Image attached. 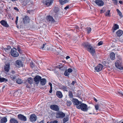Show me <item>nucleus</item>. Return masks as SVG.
Returning a JSON list of instances; mask_svg holds the SVG:
<instances>
[{
  "instance_id": "09e8293b",
  "label": "nucleus",
  "mask_w": 123,
  "mask_h": 123,
  "mask_svg": "<svg viewBox=\"0 0 123 123\" xmlns=\"http://www.w3.org/2000/svg\"><path fill=\"white\" fill-rule=\"evenodd\" d=\"M119 95L121 96H123V92L122 91H120L119 93Z\"/></svg>"
},
{
  "instance_id": "dca6fc26",
  "label": "nucleus",
  "mask_w": 123,
  "mask_h": 123,
  "mask_svg": "<svg viewBox=\"0 0 123 123\" xmlns=\"http://www.w3.org/2000/svg\"><path fill=\"white\" fill-rule=\"evenodd\" d=\"M41 79V76L39 75H37L34 78V80L37 84L39 83Z\"/></svg>"
},
{
  "instance_id": "774afa93",
  "label": "nucleus",
  "mask_w": 123,
  "mask_h": 123,
  "mask_svg": "<svg viewBox=\"0 0 123 123\" xmlns=\"http://www.w3.org/2000/svg\"><path fill=\"white\" fill-rule=\"evenodd\" d=\"M26 87L27 88H29V87H29V86H28V85H26Z\"/></svg>"
},
{
  "instance_id": "423d86ee",
  "label": "nucleus",
  "mask_w": 123,
  "mask_h": 123,
  "mask_svg": "<svg viewBox=\"0 0 123 123\" xmlns=\"http://www.w3.org/2000/svg\"><path fill=\"white\" fill-rule=\"evenodd\" d=\"M50 108L52 110L56 111H58L60 109L58 105H51L50 106Z\"/></svg>"
},
{
  "instance_id": "412c9836",
  "label": "nucleus",
  "mask_w": 123,
  "mask_h": 123,
  "mask_svg": "<svg viewBox=\"0 0 123 123\" xmlns=\"http://www.w3.org/2000/svg\"><path fill=\"white\" fill-rule=\"evenodd\" d=\"M40 83L42 85L44 86L45 85L46 83V80L45 78H43L41 79L40 80Z\"/></svg>"
},
{
  "instance_id": "58836bf2",
  "label": "nucleus",
  "mask_w": 123,
  "mask_h": 123,
  "mask_svg": "<svg viewBox=\"0 0 123 123\" xmlns=\"http://www.w3.org/2000/svg\"><path fill=\"white\" fill-rule=\"evenodd\" d=\"M54 11L55 13H57L59 11L58 8L57 7H55L54 9Z\"/></svg>"
},
{
  "instance_id": "4468645a",
  "label": "nucleus",
  "mask_w": 123,
  "mask_h": 123,
  "mask_svg": "<svg viewBox=\"0 0 123 123\" xmlns=\"http://www.w3.org/2000/svg\"><path fill=\"white\" fill-rule=\"evenodd\" d=\"M10 64L9 63L5 64L4 66V69L6 72H8L9 71L10 69Z\"/></svg>"
},
{
  "instance_id": "393cba45",
  "label": "nucleus",
  "mask_w": 123,
  "mask_h": 123,
  "mask_svg": "<svg viewBox=\"0 0 123 123\" xmlns=\"http://www.w3.org/2000/svg\"><path fill=\"white\" fill-rule=\"evenodd\" d=\"M7 121V118L6 117H4L2 118L0 120L1 123H5Z\"/></svg>"
},
{
  "instance_id": "ea45409f",
  "label": "nucleus",
  "mask_w": 123,
  "mask_h": 123,
  "mask_svg": "<svg viewBox=\"0 0 123 123\" xmlns=\"http://www.w3.org/2000/svg\"><path fill=\"white\" fill-rule=\"evenodd\" d=\"M95 109L96 110H98L99 106V105H95Z\"/></svg>"
},
{
  "instance_id": "052dcab7",
  "label": "nucleus",
  "mask_w": 123,
  "mask_h": 123,
  "mask_svg": "<svg viewBox=\"0 0 123 123\" xmlns=\"http://www.w3.org/2000/svg\"><path fill=\"white\" fill-rule=\"evenodd\" d=\"M18 51L21 54L22 53V50L21 49V51Z\"/></svg>"
},
{
  "instance_id": "4c0bfd02",
  "label": "nucleus",
  "mask_w": 123,
  "mask_h": 123,
  "mask_svg": "<svg viewBox=\"0 0 123 123\" xmlns=\"http://www.w3.org/2000/svg\"><path fill=\"white\" fill-rule=\"evenodd\" d=\"M69 74L68 73V72L67 70H66L64 73V75L66 76H68Z\"/></svg>"
},
{
  "instance_id": "bf43d9fd",
  "label": "nucleus",
  "mask_w": 123,
  "mask_h": 123,
  "mask_svg": "<svg viewBox=\"0 0 123 123\" xmlns=\"http://www.w3.org/2000/svg\"><path fill=\"white\" fill-rule=\"evenodd\" d=\"M49 85L50 86V87H52V84L50 83H49Z\"/></svg>"
},
{
  "instance_id": "a19ab883",
  "label": "nucleus",
  "mask_w": 123,
  "mask_h": 123,
  "mask_svg": "<svg viewBox=\"0 0 123 123\" xmlns=\"http://www.w3.org/2000/svg\"><path fill=\"white\" fill-rule=\"evenodd\" d=\"M73 71V70L71 68H68V69L67 71L69 73L72 72Z\"/></svg>"
},
{
  "instance_id": "0eeeda50",
  "label": "nucleus",
  "mask_w": 123,
  "mask_h": 123,
  "mask_svg": "<svg viewBox=\"0 0 123 123\" xmlns=\"http://www.w3.org/2000/svg\"><path fill=\"white\" fill-rule=\"evenodd\" d=\"M53 2V0H46L45 1L43 0L42 2L44 5L49 6Z\"/></svg>"
},
{
  "instance_id": "9b49d317",
  "label": "nucleus",
  "mask_w": 123,
  "mask_h": 123,
  "mask_svg": "<svg viewBox=\"0 0 123 123\" xmlns=\"http://www.w3.org/2000/svg\"><path fill=\"white\" fill-rule=\"evenodd\" d=\"M59 88L62 90L64 92L65 91H68V87L66 86L63 85L61 84H60L59 86Z\"/></svg>"
},
{
  "instance_id": "79ce46f5",
  "label": "nucleus",
  "mask_w": 123,
  "mask_h": 123,
  "mask_svg": "<svg viewBox=\"0 0 123 123\" xmlns=\"http://www.w3.org/2000/svg\"><path fill=\"white\" fill-rule=\"evenodd\" d=\"M114 4L115 5H117V0H112Z\"/></svg>"
},
{
  "instance_id": "473e14b6",
  "label": "nucleus",
  "mask_w": 123,
  "mask_h": 123,
  "mask_svg": "<svg viewBox=\"0 0 123 123\" xmlns=\"http://www.w3.org/2000/svg\"><path fill=\"white\" fill-rule=\"evenodd\" d=\"M110 11L109 10H108L106 12V13L105 14V15L109 17L110 16Z\"/></svg>"
},
{
  "instance_id": "aec40b11",
  "label": "nucleus",
  "mask_w": 123,
  "mask_h": 123,
  "mask_svg": "<svg viewBox=\"0 0 123 123\" xmlns=\"http://www.w3.org/2000/svg\"><path fill=\"white\" fill-rule=\"evenodd\" d=\"M123 33V31L120 30H118L116 33V34L117 37H120Z\"/></svg>"
},
{
  "instance_id": "f704fd0d",
  "label": "nucleus",
  "mask_w": 123,
  "mask_h": 123,
  "mask_svg": "<svg viewBox=\"0 0 123 123\" xmlns=\"http://www.w3.org/2000/svg\"><path fill=\"white\" fill-rule=\"evenodd\" d=\"M72 104V102L70 100H68L67 102V105L68 106H70Z\"/></svg>"
},
{
  "instance_id": "20e7f679",
  "label": "nucleus",
  "mask_w": 123,
  "mask_h": 123,
  "mask_svg": "<svg viewBox=\"0 0 123 123\" xmlns=\"http://www.w3.org/2000/svg\"><path fill=\"white\" fill-rule=\"evenodd\" d=\"M115 66L117 68L120 70L123 69V67L122 66L121 63L119 60H117L115 63Z\"/></svg>"
},
{
  "instance_id": "603ef678",
  "label": "nucleus",
  "mask_w": 123,
  "mask_h": 123,
  "mask_svg": "<svg viewBox=\"0 0 123 123\" xmlns=\"http://www.w3.org/2000/svg\"><path fill=\"white\" fill-rule=\"evenodd\" d=\"M105 12V10L104 9H102L101 10V13H103Z\"/></svg>"
},
{
  "instance_id": "b1692460",
  "label": "nucleus",
  "mask_w": 123,
  "mask_h": 123,
  "mask_svg": "<svg viewBox=\"0 0 123 123\" xmlns=\"http://www.w3.org/2000/svg\"><path fill=\"white\" fill-rule=\"evenodd\" d=\"M10 121L11 123H18L17 120L14 118L11 119Z\"/></svg>"
},
{
  "instance_id": "8fccbe9b",
  "label": "nucleus",
  "mask_w": 123,
  "mask_h": 123,
  "mask_svg": "<svg viewBox=\"0 0 123 123\" xmlns=\"http://www.w3.org/2000/svg\"><path fill=\"white\" fill-rule=\"evenodd\" d=\"M69 8V6H67L66 7H65L64 9L65 10H67V9H68Z\"/></svg>"
},
{
  "instance_id": "ddd939ff",
  "label": "nucleus",
  "mask_w": 123,
  "mask_h": 123,
  "mask_svg": "<svg viewBox=\"0 0 123 123\" xmlns=\"http://www.w3.org/2000/svg\"><path fill=\"white\" fill-rule=\"evenodd\" d=\"M18 119L20 120L25 121L26 120V117L21 114H18Z\"/></svg>"
},
{
  "instance_id": "69168bd1",
  "label": "nucleus",
  "mask_w": 123,
  "mask_h": 123,
  "mask_svg": "<svg viewBox=\"0 0 123 123\" xmlns=\"http://www.w3.org/2000/svg\"><path fill=\"white\" fill-rule=\"evenodd\" d=\"M39 123H44L43 121H42L40 122Z\"/></svg>"
},
{
  "instance_id": "de8ad7c7",
  "label": "nucleus",
  "mask_w": 123,
  "mask_h": 123,
  "mask_svg": "<svg viewBox=\"0 0 123 123\" xmlns=\"http://www.w3.org/2000/svg\"><path fill=\"white\" fill-rule=\"evenodd\" d=\"M31 66L32 68L34 66V64L32 62L31 63Z\"/></svg>"
},
{
  "instance_id": "49530a36",
  "label": "nucleus",
  "mask_w": 123,
  "mask_h": 123,
  "mask_svg": "<svg viewBox=\"0 0 123 123\" xmlns=\"http://www.w3.org/2000/svg\"><path fill=\"white\" fill-rule=\"evenodd\" d=\"M17 49L18 51H21V49H20V47L19 46H18L17 47Z\"/></svg>"
},
{
  "instance_id": "e2e57ef3",
  "label": "nucleus",
  "mask_w": 123,
  "mask_h": 123,
  "mask_svg": "<svg viewBox=\"0 0 123 123\" xmlns=\"http://www.w3.org/2000/svg\"><path fill=\"white\" fill-rule=\"evenodd\" d=\"M52 91L51 90H50L49 92L50 93H51L52 92Z\"/></svg>"
},
{
  "instance_id": "a211bd4d",
  "label": "nucleus",
  "mask_w": 123,
  "mask_h": 123,
  "mask_svg": "<svg viewBox=\"0 0 123 123\" xmlns=\"http://www.w3.org/2000/svg\"><path fill=\"white\" fill-rule=\"evenodd\" d=\"M56 95L59 98H62L63 97L62 92L60 91H57L56 92Z\"/></svg>"
},
{
  "instance_id": "1a4fd4ad",
  "label": "nucleus",
  "mask_w": 123,
  "mask_h": 123,
  "mask_svg": "<svg viewBox=\"0 0 123 123\" xmlns=\"http://www.w3.org/2000/svg\"><path fill=\"white\" fill-rule=\"evenodd\" d=\"M46 18L47 21L51 23H54L55 22L53 17L50 15L47 16Z\"/></svg>"
},
{
  "instance_id": "f257e3e1",
  "label": "nucleus",
  "mask_w": 123,
  "mask_h": 123,
  "mask_svg": "<svg viewBox=\"0 0 123 123\" xmlns=\"http://www.w3.org/2000/svg\"><path fill=\"white\" fill-rule=\"evenodd\" d=\"M83 45L84 47L87 48V51L91 53L92 56L94 55L95 52V50L89 43H85L83 44Z\"/></svg>"
},
{
  "instance_id": "338daca9",
  "label": "nucleus",
  "mask_w": 123,
  "mask_h": 123,
  "mask_svg": "<svg viewBox=\"0 0 123 123\" xmlns=\"http://www.w3.org/2000/svg\"><path fill=\"white\" fill-rule=\"evenodd\" d=\"M50 90H52V87H50Z\"/></svg>"
},
{
  "instance_id": "0e129e2a",
  "label": "nucleus",
  "mask_w": 123,
  "mask_h": 123,
  "mask_svg": "<svg viewBox=\"0 0 123 123\" xmlns=\"http://www.w3.org/2000/svg\"><path fill=\"white\" fill-rule=\"evenodd\" d=\"M10 0L14 2V1H17L18 0Z\"/></svg>"
},
{
  "instance_id": "2eb2a0df",
  "label": "nucleus",
  "mask_w": 123,
  "mask_h": 123,
  "mask_svg": "<svg viewBox=\"0 0 123 123\" xmlns=\"http://www.w3.org/2000/svg\"><path fill=\"white\" fill-rule=\"evenodd\" d=\"M0 23L1 25L5 27H9V25L8 24L7 22L4 20H2L0 22Z\"/></svg>"
},
{
  "instance_id": "6ab92c4d",
  "label": "nucleus",
  "mask_w": 123,
  "mask_h": 123,
  "mask_svg": "<svg viewBox=\"0 0 123 123\" xmlns=\"http://www.w3.org/2000/svg\"><path fill=\"white\" fill-rule=\"evenodd\" d=\"M71 100L74 103V104L76 105H78L79 104L80 102L77 99H74V98L73 99Z\"/></svg>"
},
{
  "instance_id": "c9c22d12",
  "label": "nucleus",
  "mask_w": 123,
  "mask_h": 123,
  "mask_svg": "<svg viewBox=\"0 0 123 123\" xmlns=\"http://www.w3.org/2000/svg\"><path fill=\"white\" fill-rule=\"evenodd\" d=\"M16 82L17 83L19 84H21L22 82V80L19 79H17V80Z\"/></svg>"
},
{
  "instance_id": "39448f33",
  "label": "nucleus",
  "mask_w": 123,
  "mask_h": 123,
  "mask_svg": "<svg viewBox=\"0 0 123 123\" xmlns=\"http://www.w3.org/2000/svg\"><path fill=\"white\" fill-rule=\"evenodd\" d=\"M65 114L63 112L59 111L57 112L56 113V117L57 118H62L65 116Z\"/></svg>"
},
{
  "instance_id": "7c9ffc66",
  "label": "nucleus",
  "mask_w": 123,
  "mask_h": 123,
  "mask_svg": "<svg viewBox=\"0 0 123 123\" xmlns=\"http://www.w3.org/2000/svg\"><path fill=\"white\" fill-rule=\"evenodd\" d=\"M117 12L118 14L119 15L121 18H122L123 17V16L121 12L118 9H117Z\"/></svg>"
},
{
  "instance_id": "c756f323",
  "label": "nucleus",
  "mask_w": 123,
  "mask_h": 123,
  "mask_svg": "<svg viewBox=\"0 0 123 123\" xmlns=\"http://www.w3.org/2000/svg\"><path fill=\"white\" fill-rule=\"evenodd\" d=\"M27 81L28 82L31 84L32 83L33 79L31 78H29L27 79Z\"/></svg>"
},
{
  "instance_id": "2f4dec72",
  "label": "nucleus",
  "mask_w": 123,
  "mask_h": 123,
  "mask_svg": "<svg viewBox=\"0 0 123 123\" xmlns=\"http://www.w3.org/2000/svg\"><path fill=\"white\" fill-rule=\"evenodd\" d=\"M16 63L17 65L20 66L21 64V62L19 60H17L16 62Z\"/></svg>"
},
{
  "instance_id": "5fc2aeb1",
  "label": "nucleus",
  "mask_w": 123,
  "mask_h": 123,
  "mask_svg": "<svg viewBox=\"0 0 123 123\" xmlns=\"http://www.w3.org/2000/svg\"><path fill=\"white\" fill-rule=\"evenodd\" d=\"M70 58V57L68 56H67L66 57V59L67 60L69 58Z\"/></svg>"
},
{
  "instance_id": "7ed1b4c3",
  "label": "nucleus",
  "mask_w": 123,
  "mask_h": 123,
  "mask_svg": "<svg viewBox=\"0 0 123 123\" xmlns=\"http://www.w3.org/2000/svg\"><path fill=\"white\" fill-rule=\"evenodd\" d=\"M11 54L12 56L14 57H17L19 55L16 49L14 48L11 49Z\"/></svg>"
},
{
  "instance_id": "6e6d98bb",
  "label": "nucleus",
  "mask_w": 123,
  "mask_h": 123,
  "mask_svg": "<svg viewBox=\"0 0 123 123\" xmlns=\"http://www.w3.org/2000/svg\"><path fill=\"white\" fill-rule=\"evenodd\" d=\"M14 9L17 11H18V8L17 7H14Z\"/></svg>"
},
{
  "instance_id": "bb28decb",
  "label": "nucleus",
  "mask_w": 123,
  "mask_h": 123,
  "mask_svg": "<svg viewBox=\"0 0 123 123\" xmlns=\"http://www.w3.org/2000/svg\"><path fill=\"white\" fill-rule=\"evenodd\" d=\"M68 96L69 98H73V96L72 92L70 90L68 91Z\"/></svg>"
},
{
  "instance_id": "f03ea898",
  "label": "nucleus",
  "mask_w": 123,
  "mask_h": 123,
  "mask_svg": "<svg viewBox=\"0 0 123 123\" xmlns=\"http://www.w3.org/2000/svg\"><path fill=\"white\" fill-rule=\"evenodd\" d=\"M76 107L78 109H81L83 111H87L88 110L87 105L84 103H81L80 105H76Z\"/></svg>"
},
{
  "instance_id": "13d9d810",
  "label": "nucleus",
  "mask_w": 123,
  "mask_h": 123,
  "mask_svg": "<svg viewBox=\"0 0 123 123\" xmlns=\"http://www.w3.org/2000/svg\"><path fill=\"white\" fill-rule=\"evenodd\" d=\"M11 73L12 74H14L15 73V72L13 71H11Z\"/></svg>"
},
{
  "instance_id": "f3484780",
  "label": "nucleus",
  "mask_w": 123,
  "mask_h": 123,
  "mask_svg": "<svg viewBox=\"0 0 123 123\" xmlns=\"http://www.w3.org/2000/svg\"><path fill=\"white\" fill-rule=\"evenodd\" d=\"M30 18L28 16H25L23 18V21L24 24L28 23L29 21Z\"/></svg>"
},
{
  "instance_id": "a18cd8bd",
  "label": "nucleus",
  "mask_w": 123,
  "mask_h": 123,
  "mask_svg": "<svg viewBox=\"0 0 123 123\" xmlns=\"http://www.w3.org/2000/svg\"><path fill=\"white\" fill-rule=\"evenodd\" d=\"M103 43V42L102 41H100L98 42V45L99 46L102 45Z\"/></svg>"
},
{
  "instance_id": "3c124183",
  "label": "nucleus",
  "mask_w": 123,
  "mask_h": 123,
  "mask_svg": "<svg viewBox=\"0 0 123 123\" xmlns=\"http://www.w3.org/2000/svg\"><path fill=\"white\" fill-rule=\"evenodd\" d=\"M75 82V81H73L72 83H71V84L73 85H74Z\"/></svg>"
},
{
  "instance_id": "72a5a7b5",
  "label": "nucleus",
  "mask_w": 123,
  "mask_h": 123,
  "mask_svg": "<svg viewBox=\"0 0 123 123\" xmlns=\"http://www.w3.org/2000/svg\"><path fill=\"white\" fill-rule=\"evenodd\" d=\"M86 30L88 33H90L91 31V29L90 27H87L86 28Z\"/></svg>"
},
{
  "instance_id": "6e6552de",
  "label": "nucleus",
  "mask_w": 123,
  "mask_h": 123,
  "mask_svg": "<svg viewBox=\"0 0 123 123\" xmlns=\"http://www.w3.org/2000/svg\"><path fill=\"white\" fill-rule=\"evenodd\" d=\"M95 2L99 6H102L104 4V3L102 0H95Z\"/></svg>"
},
{
  "instance_id": "37998d69",
  "label": "nucleus",
  "mask_w": 123,
  "mask_h": 123,
  "mask_svg": "<svg viewBox=\"0 0 123 123\" xmlns=\"http://www.w3.org/2000/svg\"><path fill=\"white\" fill-rule=\"evenodd\" d=\"M18 16H17L16 17V20H15V23L17 25H18Z\"/></svg>"
},
{
  "instance_id": "5701e85b",
  "label": "nucleus",
  "mask_w": 123,
  "mask_h": 123,
  "mask_svg": "<svg viewBox=\"0 0 123 123\" xmlns=\"http://www.w3.org/2000/svg\"><path fill=\"white\" fill-rule=\"evenodd\" d=\"M110 58L112 60H114L115 59V55L113 52H111L110 54Z\"/></svg>"
},
{
  "instance_id": "864d4df0",
  "label": "nucleus",
  "mask_w": 123,
  "mask_h": 123,
  "mask_svg": "<svg viewBox=\"0 0 123 123\" xmlns=\"http://www.w3.org/2000/svg\"><path fill=\"white\" fill-rule=\"evenodd\" d=\"M93 98V100H94V101L96 102H97V99L95 98Z\"/></svg>"
},
{
  "instance_id": "a878e982",
  "label": "nucleus",
  "mask_w": 123,
  "mask_h": 123,
  "mask_svg": "<svg viewBox=\"0 0 123 123\" xmlns=\"http://www.w3.org/2000/svg\"><path fill=\"white\" fill-rule=\"evenodd\" d=\"M60 3L62 5H64L68 2L67 0H59Z\"/></svg>"
},
{
  "instance_id": "9d476101",
  "label": "nucleus",
  "mask_w": 123,
  "mask_h": 123,
  "mask_svg": "<svg viewBox=\"0 0 123 123\" xmlns=\"http://www.w3.org/2000/svg\"><path fill=\"white\" fill-rule=\"evenodd\" d=\"M103 68V65L101 64H99L94 69L96 71L98 72L101 70Z\"/></svg>"
},
{
  "instance_id": "cd10ccee",
  "label": "nucleus",
  "mask_w": 123,
  "mask_h": 123,
  "mask_svg": "<svg viewBox=\"0 0 123 123\" xmlns=\"http://www.w3.org/2000/svg\"><path fill=\"white\" fill-rule=\"evenodd\" d=\"M8 81V80L3 77H0V82H5Z\"/></svg>"
},
{
  "instance_id": "680f3d73",
  "label": "nucleus",
  "mask_w": 123,
  "mask_h": 123,
  "mask_svg": "<svg viewBox=\"0 0 123 123\" xmlns=\"http://www.w3.org/2000/svg\"><path fill=\"white\" fill-rule=\"evenodd\" d=\"M45 44H43V47H42V48L43 49L44 48V46L45 45Z\"/></svg>"
},
{
  "instance_id": "4be33fe9",
  "label": "nucleus",
  "mask_w": 123,
  "mask_h": 123,
  "mask_svg": "<svg viewBox=\"0 0 123 123\" xmlns=\"http://www.w3.org/2000/svg\"><path fill=\"white\" fill-rule=\"evenodd\" d=\"M112 28V32H114L115 30L119 28V26L117 24H115Z\"/></svg>"
},
{
  "instance_id": "e433bc0d",
  "label": "nucleus",
  "mask_w": 123,
  "mask_h": 123,
  "mask_svg": "<svg viewBox=\"0 0 123 123\" xmlns=\"http://www.w3.org/2000/svg\"><path fill=\"white\" fill-rule=\"evenodd\" d=\"M11 48V47L10 46H8V48H4L6 52H7Z\"/></svg>"
},
{
  "instance_id": "f8f14e48",
  "label": "nucleus",
  "mask_w": 123,
  "mask_h": 123,
  "mask_svg": "<svg viewBox=\"0 0 123 123\" xmlns=\"http://www.w3.org/2000/svg\"><path fill=\"white\" fill-rule=\"evenodd\" d=\"M30 119L31 122H35L37 119V117L35 114H32L30 115Z\"/></svg>"
},
{
  "instance_id": "c85d7f7f",
  "label": "nucleus",
  "mask_w": 123,
  "mask_h": 123,
  "mask_svg": "<svg viewBox=\"0 0 123 123\" xmlns=\"http://www.w3.org/2000/svg\"><path fill=\"white\" fill-rule=\"evenodd\" d=\"M69 116L68 115L66 116L63 119V123H65L68 121L69 120Z\"/></svg>"
},
{
  "instance_id": "4d7b16f0",
  "label": "nucleus",
  "mask_w": 123,
  "mask_h": 123,
  "mask_svg": "<svg viewBox=\"0 0 123 123\" xmlns=\"http://www.w3.org/2000/svg\"><path fill=\"white\" fill-rule=\"evenodd\" d=\"M119 2L121 4H122L123 3V2L122 1H119Z\"/></svg>"
},
{
  "instance_id": "c03bdc74",
  "label": "nucleus",
  "mask_w": 123,
  "mask_h": 123,
  "mask_svg": "<svg viewBox=\"0 0 123 123\" xmlns=\"http://www.w3.org/2000/svg\"><path fill=\"white\" fill-rule=\"evenodd\" d=\"M58 122L57 121H52L50 122L49 123H57Z\"/></svg>"
}]
</instances>
